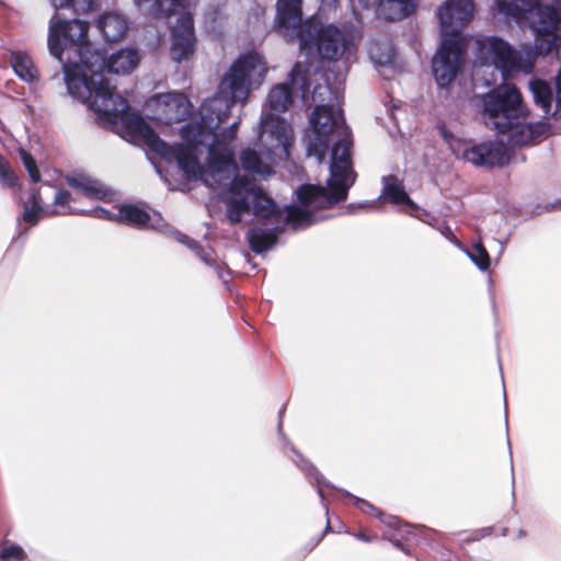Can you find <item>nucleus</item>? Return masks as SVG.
Wrapping results in <instances>:
<instances>
[{"label":"nucleus","mask_w":561,"mask_h":561,"mask_svg":"<svg viewBox=\"0 0 561 561\" xmlns=\"http://www.w3.org/2000/svg\"><path fill=\"white\" fill-rule=\"evenodd\" d=\"M266 72V64L257 53L241 55L224 76L219 85L220 95L203 104L196 136H213L207 157V167L211 173H222L237 167L229 144L221 140L216 130L228 119L231 107L237 102L244 103L252 89L262 84Z\"/></svg>","instance_id":"nucleus-1"},{"label":"nucleus","mask_w":561,"mask_h":561,"mask_svg":"<svg viewBox=\"0 0 561 561\" xmlns=\"http://www.w3.org/2000/svg\"><path fill=\"white\" fill-rule=\"evenodd\" d=\"M472 0H446L437 11L444 39L433 59V73L439 87H448L458 76L465 62L466 44L461 32L472 20Z\"/></svg>","instance_id":"nucleus-2"},{"label":"nucleus","mask_w":561,"mask_h":561,"mask_svg":"<svg viewBox=\"0 0 561 561\" xmlns=\"http://www.w3.org/2000/svg\"><path fill=\"white\" fill-rule=\"evenodd\" d=\"M77 59L67 57L61 65L68 92L91 106L116 91L105 77L108 57L103 49L95 48L92 43L75 49Z\"/></svg>","instance_id":"nucleus-3"},{"label":"nucleus","mask_w":561,"mask_h":561,"mask_svg":"<svg viewBox=\"0 0 561 561\" xmlns=\"http://www.w3.org/2000/svg\"><path fill=\"white\" fill-rule=\"evenodd\" d=\"M479 99L485 125L502 135L512 127L513 119H526L529 115L522 93L514 84L494 88Z\"/></svg>","instance_id":"nucleus-4"},{"label":"nucleus","mask_w":561,"mask_h":561,"mask_svg":"<svg viewBox=\"0 0 561 561\" xmlns=\"http://www.w3.org/2000/svg\"><path fill=\"white\" fill-rule=\"evenodd\" d=\"M89 107L98 113L102 121L121 124L128 135L141 138L152 151L158 147V141L162 140L140 114L130 112L127 100L116 91L98 102H91Z\"/></svg>","instance_id":"nucleus-5"},{"label":"nucleus","mask_w":561,"mask_h":561,"mask_svg":"<svg viewBox=\"0 0 561 561\" xmlns=\"http://www.w3.org/2000/svg\"><path fill=\"white\" fill-rule=\"evenodd\" d=\"M297 37L301 51L311 55L316 50L323 60H339L345 53L351 50L352 38L333 24L317 26L313 22L305 23Z\"/></svg>","instance_id":"nucleus-6"},{"label":"nucleus","mask_w":561,"mask_h":561,"mask_svg":"<svg viewBox=\"0 0 561 561\" xmlns=\"http://www.w3.org/2000/svg\"><path fill=\"white\" fill-rule=\"evenodd\" d=\"M496 9L516 21H527L538 36L551 35L561 23L559 9L540 0H496Z\"/></svg>","instance_id":"nucleus-7"},{"label":"nucleus","mask_w":561,"mask_h":561,"mask_svg":"<svg viewBox=\"0 0 561 561\" xmlns=\"http://www.w3.org/2000/svg\"><path fill=\"white\" fill-rule=\"evenodd\" d=\"M310 123L312 136L309 138L307 152L322 162L331 142V136L345 128L341 110L335 111L330 104L317 105L312 111Z\"/></svg>","instance_id":"nucleus-8"},{"label":"nucleus","mask_w":561,"mask_h":561,"mask_svg":"<svg viewBox=\"0 0 561 561\" xmlns=\"http://www.w3.org/2000/svg\"><path fill=\"white\" fill-rule=\"evenodd\" d=\"M90 24L87 21L73 19L71 21H50L48 32L49 53L60 62L66 61L64 54L68 57L75 55V49L88 45V32Z\"/></svg>","instance_id":"nucleus-9"},{"label":"nucleus","mask_w":561,"mask_h":561,"mask_svg":"<svg viewBox=\"0 0 561 561\" xmlns=\"http://www.w3.org/2000/svg\"><path fill=\"white\" fill-rule=\"evenodd\" d=\"M194 145L173 144L170 145L163 139L158 141L154 152L168 161H176L179 168L184 172L186 179H195L204 171L196 154V146L203 144L195 138Z\"/></svg>","instance_id":"nucleus-10"},{"label":"nucleus","mask_w":561,"mask_h":561,"mask_svg":"<svg viewBox=\"0 0 561 561\" xmlns=\"http://www.w3.org/2000/svg\"><path fill=\"white\" fill-rule=\"evenodd\" d=\"M196 48V35L193 15L181 14L171 31L170 55L172 60L181 62L193 57Z\"/></svg>","instance_id":"nucleus-11"},{"label":"nucleus","mask_w":561,"mask_h":561,"mask_svg":"<svg viewBox=\"0 0 561 561\" xmlns=\"http://www.w3.org/2000/svg\"><path fill=\"white\" fill-rule=\"evenodd\" d=\"M488 50L504 80H507L514 71L530 72L533 69L531 62H524L522 55L500 37H491L488 41Z\"/></svg>","instance_id":"nucleus-12"},{"label":"nucleus","mask_w":561,"mask_h":561,"mask_svg":"<svg viewBox=\"0 0 561 561\" xmlns=\"http://www.w3.org/2000/svg\"><path fill=\"white\" fill-rule=\"evenodd\" d=\"M158 119L167 125L184 122L191 114V102L184 93L168 92L156 98Z\"/></svg>","instance_id":"nucleus-13"},{"label":"nucleus","mask_w":561,"mask_h":561,"mask_svg":"<svg viewBox=\"0 0 561 561\" xmlns=\"http://www.w3.org/2000/svg\"><path fill=\"white\" fill-rule=\"evenodd\" d=\"M463 159L477 167H504L508 163L507 149L502 142H482L463 151Z\"/></svg>","instance_id":"nucleus-14"},{"label":"nucleus","mask_w":561,"mask_h":561,"mask_svg":"<svg viewBox=\"0 0 561 561\" xmlns=\"http://www.w3.org/2000/svg\"><path fill=\"white\" fill-rule=\"evenodd\" d=\"M524 119H513L512 127L506 134L508 142L513 147L534 146L539 144L549 131V125L545 122L523 123Z\"/></svg>","instance_id":"nucleus-15"},{"label":"nucleus","mask_w":561,"mask_h":561,"mask_svg":"<svg viewBox=\"0 0 561 561\" xmlns=\"http://www.w3.org/2000/svg\"><path fill=\"white\" fill-rule=\"evenodd\" d=\"M301 21V0L277 1V24L279 30L297 35L298 31L305 26Z\"/></svg>","instance_id":"nucleus-16"},{"label":"nucleus","mask_w":561,"mask_h":561,"mask_svg":"<svg viewBox=\"0 0 561 561\" xmlns=\"http://www.w3.org/2000/svg\"><path fill=\"white\" fill-rule=\"evenodd\" d=\"M352 148L353 140L350 133H344V135L334 142L332 147V161L330 164V171H334L337 174L341 173H351L356 176L355 171L353 170V161H352Z\"/></svg>","instance_id":"nucleus-17"},{"label":"nucleus","mask_w":561,"mask_h":561,"mask_svg":"<svg viewBox=\"0 0 561 561\" xmlns=\"http://www.w3.org/2000/svg\"><path fill=\"white\" fill-rule=\"evenodd\" d=\"M150 207H144L128 203L119 206L118 211L114 215V221L136 229H147L150 227L151 216Z\"/></svg>","instance_id":"nucleus-18"},{"label":"nucleus","mask_w":561,"mask_h":561,"mask_svg":"<svg viewBox=\"0 0 561 561\" xmlns=\"http://www.w3.org/2000/svg\"><path fill=\"white\" fill-rule=\"evenodd\" d=\"M331 178L328 181V188L324 194L325 208L333 207L334 205L344 202L347 198L350 187L355 183L356 176L351 173L337 174L330 171Z\"/></svg>","instance_id":"nucleus-19"},{"label":"nucleus","mask_w":561,"mask_h":561,"mask_svg":"<svg viewBox=\"0 0 561 561\" xmlns=\"http://www.w3.org/2000/svg\"><path fill=\"white\" fill-rule=\"evenodd\" d=\"M419 4L420 0H382L377 12L386 21H401L413 15Z\"/></svg>","instance_id":"nucleus-20"},{"label":"nucleus","mask_w":561,"mask_h":561,"mask_svg":"<svg viewBox=\"0 0 561 561\" xmlns=\"http://www.w3.org/2000/svg\"><path fill=\"white\" fill-rule=\"evenodd\" d=\"M251 197V213L261 219L278 221L283 215V210L276 202L259 186Z\"/></svg>","instance_id":"nucleus-21"},{"label":"nucleus","mask_w":561,"mask_h":561,"mask_svg":"<svg viewBox=\"0 0 561 561\" xmlns=\"http://www.w3.org/2000/svg\"><path fill=\"white\" fill-rule=\"evenodd\" d=\"M354 505L363 513L375 516L389 527L402 531L404 534L405 540L415 539L416 534L412 529V526H410L409 524H402V522L396 516L386 515L378 507L374 506L370 502L364 499L355 497Z\"/></svg>","instance_id":"nucleus-22"},{"label":"nucleus","mask_w":561,"mask_h":561,"mask_svg":"<svg viewBox=\"0 0 561 561\" xmlns=\"http://www.w3.org/2000/svg\"><path fill=\"white\" fill-rule=\"evenodd\" d=\"M66 183L75 188L80 191L85 197L94 198L99 201H107L112 191L104 186L100 181L94 180L90 176L79 175V176H66Z\"/></svg>","instance_id":"nucleus-23"},{"label":"nucleus","mask_w":561,"mask_h":561,"mask_svg":"<svg viewBox=\"0 0 561 561\" xmlns=\"http://www.w3.org/2000/svg\"><path fill=\"white\" fill-rule=\"evenodd\" d=\"M382 196L394 205H407L411 209H415V203L410 198L404 190L403 181L394 174L382 178Z\"/></svg>","instance_id":"nucleus-24"},{"label":"nucleus","mask_w":561,"mask_h":561,"mask_svg":"<svg viewBox=\"0 0 561 561\" xmlns=\"http://www.w3.org/2000/svg\"><path fill=\"white\" fill-rule=\"evenodd\" d=\"M139 64V55L136 49H121L108 57L107 73L127 75Z\"/></svg>","instance_id":"nucleus-25"},{"label":"nucleus","mask_w":561,"mask_h":561,"mask_svg":"<svg viewBox=\"0 0 561 561\" xmlns=\"http://www.w3.org/2000/svg\"><path fill=\"white\" fill-rule=\"evenodd\" d=\"M277 234H278L277 229L255 228V229L249 230V232L247 234V239H248L250 249L254 253L261 254L276 244L277 239H278Z\"/></svg>","instance_id":"nucleus-26"},{"label":"nucleus","mask_w":561,"mask_h":561,"mask_svg":"<svg viewBox=\"0 0 561 561\" xmlns=\"http://www.w3.org/2000/svg\"><path fill=\"white\" fill-rule=\"evenodd\" d=\"M293 90L290 83H279L271 89L267 95V103L271 111L276 113L286 112L293 104Z\"/></svg>","instance_id":"nucleus-27"},{"label":"nucleus","mask_w":561,"mask_h":561,"mask_svg":"<svg viewBox=\"0 0 561 561\" xmlns=\"http://www.w3.org/2000/svg\"><path fill=\"white\" fill-rule=\"evenodd\" d=\"M100 30L108 42H118L127 32L126 21L116 14H106L100 19Z\"/></svg>","instance_id":"nucleus-28"},{"label":"nucleus","mask_w":561,"mask_h":561,"mask_svg":"<svg viewBox=\"0 0 561 561\" xmlns=\"http://www.w3.org/2000/svg\"><path fill=\"white\" fill-rule=\"evenodd\" d=\"M535 103L543 110L546 115L551 114L552 90L550 84L542 79H533L529 82Z\"/></svg>","instance_id":"nucleus-29"},{"label":"nucleus","mask_w":561,"mask_h":561,"mask_svg":"<svg viewBox=\"0 0 561 561\" xmlns=\"http://www.w3.org/2000/svg\"><path fill=\"white\" fill-rule=\"evenodd\" d=\"M324 194L325 187L313 184H304L297 190V198L305 207L316 205L325 208Z\"/></svg>","instance_id":"nucleus-30"},{"label":"nucleus","mask_w":561,"mask_h":561,"mask_svg":"<svg viewBox=\"0 0 561 561\" xmlns=\"http://www.w3.org/2000/svg\"><path fill=\"white\" fill-rule=\"evenodd\" d=\"M226 206L227 217L233 225L241 222L244 214L251 213V204L248 196H231L227 199Z\"/></svg>","instance_id":"nucleus-31"},{"label":"nucleus","mask_w":561,"mask_h":561,"mask_svg":"<svg viewBox=\"0 0 561 561\" xmlns=\"http://www.w3.org/2000/svg\"><path fill=\"white\" fill-rule=\"evenodd\" d=\"M12 67L16 76L25 81L31 82L36 78V69L31 58L23 53L13 55Z\"/></svg>","instance_id":"nucleus-32"},{"label":"nucleus","mask_w":561,"mask_h":561,"mask_svg":"<svg viewBox=\"0 0 561 561\" xmlns=\"http://www.w3.org/2000/svg\"><path fill=\"white\" fill-rule=\"evenodd\" d=\"M285 224L291 225L295 229L301 226H310L312 222V213L306 208L288 205L285 207Z\"/></svg>","instance_id":"nucleus-33"},{"label":"nucleus","mask_w":561,"mask_h":561,"mask_svg":"<svg viewBox=\"0 0 561 561\" xmlns=\"http://www.w3.org/2000/svg\"><path fill=\"white\" fill-rule=\"evenodd\" d=\"M240 162L243 170L256 173L264 174L267 171V165H265L259 156V153L252 148H245L240 153Z\"/></svg>","instance_id":"nucleus-34"},{"label":"nucleus","mask_w":561,"mask_h":561,"mask_svg":"<svg viewBox=\"0 0 561 561\" xmlns=\"http://www.w3.org/2000/svg\"><path fill=\"white\" fill-rule=\"evenodd\" d=\"M259 186L247 175H236L230 182L228 191L234 197L248 196L250 198Z\"/></svg>","instance_id":"nucleus-35"},{"label":"nucleus","mask_w":561,"mask_h":561,"mask_svg":"<svg viewBox=\"0 0 561 561\" xmlns=\"http://www.w3.org/2000/svg\"><path fill=\"white\" fill-rule=\"evenodd\" d=\"M55 8H71L76 13H88L98 8V0H50Z\"/></svg>","instance_id":"nucleus-36"},{"label":"nucleus","mask_w":561,"mask_h":561,"mask_svg":"<svg viewBox=\"0 0 561 561\" xmlns=\"http://www.w3.org/2000/svg\"><path fill=\"white\" fill-rule=\"evenodd\" d=\"M183 0H154L151 13L156 19L170 18L183 5Z\"/></svg>","instance_id":"nucleus-37"},{"label":"nucleus","mask_w":561,"mask_h":561,"mask_svg":"<svg viewBox=\"0 0 561 561\" xmlns=\"http://www.w3.org/2000/svg\"><path fill=\"white\" fill-rule=\"evenodd\" d=\"M472 262L481 270L486 271L490 267V255L481 241L474 243L472 251L468 252Z\"/></svg>","instance_id":"nucleus-38"},{"label":"nucleus","mask_w":561,"mask_h":561,"mask_svg":"<svg viewBox=\"0 0 561 561\" xmlns=\"http://www.w3.org/2000/svg\"><path fill=\"white\" fill-rule=\"evenodd\" d=\"M8 541L2 542V547L0 549V561H24L27 557L24 549L16 545L11 543L7 545Z\"/></svg>","instance_id":"nucleus-39"},{"label":"nucleus","mask_w":561,"mask_h":561,"mask_svg":"<svg viewBox=\"0 0 561 561\" xmlns=\"http://www.w3.org/2000/svg\"><path fill=\"white\" fill-rule=\"evenodd\" d=\"M20 156H21L22 162H23L32 182H34V183L39 182L41 181V172L37 168L34 157L26 150H21Z\"/></svg>","instance_id":"nucleus-40"},{"label":"nucleus","mask_w":561,"mask_h":561,"mask_svg":"<svg viewBox=\"0 0 561 561\" xmlns=\"http://www.w3.org/2000/svg\"><path fill=\"white\" fill-rule=\"evenodd\" d=\"M42 211V206L39 205L36 196H33V204L31 207H25L23 213V220L31 225H36L38 221L39 213Z\"/></svg>","instance_id":"nucleus-41"},{"label":"nucleus","mask_w":561,"mask_h":561,"mask_svg":"<svg viewBox=\"0 0 561 561\" xmlns=\"http://www.w3.org/2000/svg\"><path fill=\"white\" fill-rule=\"evenodd\" d=\"M0 181L3 185L8 187H15L19 184V178L11 169L10 164H8L4 169L0 171Z\"/></svg>","instance_id":"nucleus-42"},{"label":"nucleus","mask_w":561,"mask_h":561,"mask_svg":"<svg viewBox=\"0 0 561 561\" xmlns=\"http://www.w3.org/2000/svg\"><path fill=\"white\" fill-rule=\"evenodd\" d=\"M557 95H556V110L551 113L554 118H561V68L556 80Z\"/></svg>","instance_id":"nucleus-43"},{"label":"nucleus","mask_w":561,"mask_h":561,"mask_svg":"<svg viewBox=\"0 0 561 561\" xmlns=\"http://www.w3.org/2000/svg\"><path fill=\"white\" fill-rule=\"evenodd\" d=\"M80 214H83V215H91L95 218H99V219H105V220H112L114 221V215L113 213H111L110 210L103 208V207H95L94 209L92 210H88V211H81Z\"/></svg>","instance_id":"nucleus-44"},{"label":"nucleus","mask_w":561,"mask_h":561,"mask_svg":"<svg viewBox=\"0 0 561 561\" xmlns=\"http://www.w3.org/2000/svg\"><path fill=\"white\" fill-rule=\"evenodd\" d=\"M72 201L71 193L66 190H59L54 198V204L58 206H68Z\"/></svg>","instance_id":"nucleus-45"},{"label":"nucleus","mask_w":561,"mask_h":561,"mask_svg":"<svg viewBox=\"0 0 561 561\" xmlns=\"http://www.w3.org/2000/svg\"><path fill=\"white\" fill-rule=\"evenodd\" d=\"M238 123L231 124L228 128H225L219 135L220 139L228 144L237 138Z\"/></svg>","instance_id":"nucleus-46"},{"label":"nucleus","mask_w":561,"mask_h":561,"mask_svg":"<svg viewBox=\"0 0 561 561\" xmlns=\"http://www.w3.org/2000/svg\"><path fill=\"white\" fill-rule=\"evenodd\" d=\"M308 473L314 478L317 484H318V493L321 497H323V492L321 489V484L323 483V476L319 472V470L311 463H308L307 467Z\"/></svg>","instance_id":"nucleus-47"},{"label":"nucleus","mask_w":561,"mask_h":561,"mask_svg":"<svg viewBox=\"0 0 561 561\" xmlns=\"http://www.w3.org/2000/svg\"><path fill=\"white\" fill-rule=\"evenodd\" d=\"M537 48L540 54H549L554 48V39H538Z\"/></svg>","instance_id":"nucleus-48"},{"label":"nucleus","mask_w":561,"mask_h":561,"mask_svg":"<svg viewBox=\"0 0 561 561\" xmlns=\"http://www.w3.org/2000/svg\"><path fill=\"white\" fill-rule=\"evenodd\" d=\"M354 537L364 542H371L375 539H377V535L371 534L370 531H368L366 529H362L358 533H355Z\"/></svg>","instance_id":"nucleus-49"},{"label":"nucleus","mask_w":561,"mask_h":561,"mask_svg":"<svg viewBox=\"0 0 561 561\" xmlns=\"http://www.w3.org/2000/svg\"><path fill=\"white\" fill-rule=\"evenodd\" d=\"M443 234L446 239H448L450 242H453L454 244L456 245H459L460 244V241L458 240V238L454 234L453 230L450 229V227L446 226L443 230Z\"/></svg>","instance_id":"nucleus-50"},{"label":"nucleus","mask_w":561,"mask_h":561,"mask_svg":"<svg viewBox=\"0 0 561 561\" xmlns=\"http://www.w3.org/2000/svg\"><path fill=\"white\" fill-rule=\"evenodd\" d=\"M392 542L396 548H398L399 550H401L402 552H404L407 554H410V550L405 543H403L400 540H393Z\"/></svg>","instance_id":"nucleus-51"},{"label":"nucleus","mask_w":561,"mask_h":561,"mask_svg":"<svg viewBox=\"0 0 561 561\" xmlns=\"http://www.w3.org/2000/svg\"><path fill=\"white\" fill-rule=\"evenodd\" d=\"M299 72H300V65H299V62H296V64L294 65V67L291 68L290 73H289L291 81H295V77H296Z\"/></svg>","instance_id":"nucleus-52"},{"label":"nucleus","mask_w":561,"mask_h":561,"mask_svg":"<svg viewBox=\"0 0 561 561\" xmlns=\"http://www.w3.org/2000/svg\"><path fill=\"white\" fill-rule=\"evenodd\" d=\"M9 164L8 160L0 153V171Z\"/></svg>","instance_id":"nucleus-53"},{"label":"nucleus","mask_w":561,"mask_h":561,"mask_svg":"<svg viewBox=\"0 0 561 561\" xmlns=\"http://www.w3.org/2000/svg\"><path fill=\"white\" fill-rule=\"evenodd\" d=\"M390 60H391V56H390V55H388V56L386 57V59H381V58H379L377 61H378L379 64H386V62H389Z\"/></svg>","instance_id":"nucleus-54"},{"label":"nucleus","mask_w":561,"mask_h":561,"mask_svg":"<svg viewBox=\"0 0 561 561\" xmlns=\"http://www.w3.org/2000/svg\"><path fill=\"white\" fill-rule=\"evenodd\" d=\"M322 537H323V535H321V536L317 539V541H316L314 546H316V545H318V543L322 540Z\"/></svg>","instance_id":"nucleus-55"},{"label":"nucleus","mask_w":561,"mask_h":561,"mask_svg":"<svg viewBox=\"0 0 561 561\" xmlns=\"http://www.w3.org/2000/svg\"><path fill=\"white\" fill-rule=\"evenodd\" d=\"M330 529V525L328 524L325 527V531Z\"/></svg>","instance_id":"nucleus-56"}]
</instances>
